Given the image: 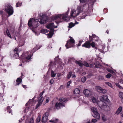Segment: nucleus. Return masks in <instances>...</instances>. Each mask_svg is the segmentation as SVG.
<instances>
[{
  "label": "nucleus",
  "instance_id": "obj_37",
  "mask_svg": "<svg viewBox=\"0 0 123 123\" xmlns=\"http://www.w3.org/2000/svg\"><path fill=\"white\" fill-rule=\"evenodd\" d=\"M41 120V117L40 116H38L36 119V122L38 123L40 122Z\"/></svg>",
  "mask_w": 123,
  "mask_h": 123
},
{
  "label": "nucleus",
  "instance_id": "obj_57",
  "mask_svg": "<svg viewBox=\"0 0 123 123\" xmlns=\"http://www.w3.org/2000/svg\"><path fill=\"white\" fill-rule=\"evenodd\" d=\"M107 71L111 73V71H112V70L110 69V68H107Z\"/></svg>",
  "mask_w": 123,
  "mask_h": 123
},
{
  "label": "nucleus",
  "instance_id": "obj_54",
  "mask_svg": "<svg viewBox=\"0 0 123 123\" xmlns=\"http://www.w3.org/2000/svg\"><path fill=\"white\" fill-rule=\"evenodd\" d=\"M74 13V12L73 11H71V12H70V16L71 17H73V14Z\"/></svg>",
  "mask_w": 123,
  "mask_h": 123
},
{
  "label": "nucleus",
  "instance_id": "obj_29",
  "mask_svg": "<svg viewBox=\"0 0 123 123\" xmlns=\"http://www.w3.org/2000/svg\"><path fill=\"white\" fill-rule=\"evenodd\" d=\"M74 25L75 24H74L72 22H71L69 24L68 27L69 28H71L73 27L74 26Z\"/></svg>",
  "mask_w": 123,
  "mask_h": 123
},
{
  "label": "nucleus",
  "instance_id": "obj_56",
  "mask_svg": "<svg viewBox=\"0 0 123 123\" xmlns=\"http://www.w3.org/2000/svg\"><path fill=\"white\" fill-rule=\"evenodd\" d=\"M54 82V80H51L49 81V83L51 84H52Z\"/></svg>",
  "mask_w": 123,
  "mask_h": 123
},
{
  "label": "nucleus",
  "instance_id": "obj_46",
  "mask_svg": "<svg viewBox=\"0 0 123 123\" xmlns=\"http://www.w3.org/2000/svg\"><path fill=\"white\" fill-rule=\"evenodd\" d=\"M59 56L57 55L56 56V57H55V58L54 59V62H57V60H60V59L59 58Z\"/></svg>",
  "mask_w": 123,
  "mask_h": 123
},
{
  "label": "nucleus",
  "instance_id": "obj_35",
  "mask_svg": "<svg viewBox=\"0 0 123 123\" xmlns=\"http://www.w3.org/2000/svg\"><path fill=\"white\" fill-rule=\"evenodd\" d=\"M54 73V71H53V70H52L51 71V76L52 77H55V75H56V74L55 73V74Z\"/></svg>",
  "mask_w": 123,
  "mask_h": 123
},
{
  "label": "nucleus",
  "instance_id": "obj_8",
  "mask_svg": "<svg viewBox=\"0 0 123 123\" xmlns=\"http://www.w3.org/2000/svg\"><path fill=\"white\" fill-rule=\"evenodd\" d=\"M49 114V112L48 111H47L43 115L41 120L42 123H46L47 122Z\"/></svg>",
  "mask_w": 123,
  "mask_h": 123
},
{
  "label": "nucleus",
  "instance_id": "obj_58",
  "mask_svg": "<svg viewBox=\"0 0 123 123\" xmlns=\"http://www.w3.org/2000/svg\"><path fill=\"white\" fill-rule=\"evenodd\" d=\"M63 88V86L62 85H61L59 87V90H61V89H62Z\"/></svg>",
  "mask_w": 123,
  "mask_h": 123
},
{
  "label": "nucleus",
  "instance_id": "obj_42",
  "mask_svg": "<svg viewBox=\"0 0 123 123\" xmlns=\"http://www.w3.org/2000/svg\"><path fill=\"white\" fill-rule=\"evenodd\" d=\"M29 123H34V119L32 117L30 118Z\"/></svg>",
  "mask_w": 123,
  "mask_h": 123
},
{
  "label": "nucleus",
  "instance_id": "obj_55",
  "mask_svg": "<svg viewBox=\"0 0 123 123\" xmlns=\"http://www.w3.org/2000/svg\"><path fill=\"white\" fill-rule=\"evenodd\" d=\"M102 119L104 121H105L106 120V119L105 118V117L104 116H103L102 117Z\"/></svg>",
  "mask_w": 123,
  "mask_h": 123
},
{
  "label": "nucleus",
  "instance_id": "obj_49",
  "mask_svg": "<svg viewBox=\"0 0 123 123\" xmlns=\"http://www.w3.org/2000/svg\"><path fill=\"white\" fill-rule=\"evenodd\" d=\"M94 63H92V64H91L90 65V66H89V67L90 66L91 68H95V66H94Z\"/></svg>",
  "mask_w": 123,
  "mask_h": 123
},
{
  "label": "nucleus",
  "instance_id": "obj_17",
  "mask_svg": "<svg viewBox=\"0 0 123 123\" xmlns=\"http://www.w3.org/2000/svg\"><path fill=\"white\" fill-rule=\"evenodd\" d=\"M122 110V107L121 106H119L116 111L115 114H119L121 111Z\"/></svg>",
  "mask_w": 123,
  "mask_h": 123
},
{
  "label": "nucleus",
  "instance_id": "obj_36",
  "mask_svg": "<svg viewBox=\"0 0 123 123\" xmlns=\"http://www.w3.org/2000/svg\"><path fill=\"white\" fill-rule=\"evenodd\" d=\"M94 64L95 65V67L96 68H98V66L99 65V64L98 62H96L95 63H94Z\"/></svg>",
  "mask_w": 123,
  "mask_h": 123
},
{
  "label": "nucleus",
  "instance_id": "obj_53",
  "mask_svg": "<svg viewBox=\"0 0 123 123\" xmlns=\"http://www.w3.org/2000/svg\"><path fill=\"white\" fill-rule=\"evenodd\" d=\"M44 91H43L39 95V96L40 97H41L43 95V93L44 92Z\"/></svg>",
  "mask_w": 123,
  "mask_h": 123
},
{
  "label": "nucleus",
  "instance_id": "obj_63",
  "mask_svg": "<svg viewBox=\"0 0 123 123\" xmlns=\"http://www.w3.org/2000/svg\"><path fill=\"white\" fill-rule=\"evenodd\" d=\"M75 22L74 23V24H75V25L76 24H79V23L78 22H77V21L75 20Z\"/></svg>",
  "mask_w": 123,
  "mask_h": 123
},
{
  "label": "nucleus",
  "instance_id": "obj_44",
  "mask_svg": "<svg viewBox=\"0 0 123 123\" xmlns=\"http://www.w3.org/2000/svg\"><path fill=\"white\" fill-rule=\"evenodd\" d=\"M22 3H17L16 4V6L17 7H18L21 6V5Z\"/></svg>",
  "mask_w": 123,
  "mask_h": 123
},
{
  "label": "nucleus",
  "instance_id": "obj_1",
  "mask_svg": "<svg viewBox=\"0 0 123 123\" xmlns=\"http://www.w3.org/2000/svg\"><path fill=\"white\" fill-rule=\"evenodd\" d=\"M47 18L44 14H42L38 19L31 18L28 21V25L30 27L36 28L38 26V21L40 24H45L47 21Z\"/></svg>",
  "mask_w": 123,
  "mask_h": 123
},
{
  "label": "nucleus",
  "instance_id": "obj_47",
  "mask_svg": "<svg viewBox=\"0 0 123 123\" xmlns=\"http://www.w3.org/2000/svg\"><path fill=\"white\" fill-rule=\"evenodd\" d=\"M97 121V120L95 119H93L92 120V123H96Z\"/></svg>",
  "mask_w": 123,
  "mask_h": 123
},
{
  "label": "nucleus",
  "instance_id": "obj_2",
  "mask_svg": "<svg viewBox=\"0 0 123 123\" xmlns=\"http://www.w3.org/2000/svg\"><path fill=\"white\" fill-rule=\"evenodd\" d=\"M80 1L81 5L77 7V10H78V12H77V15H78L82 11L85 13L88 9L89 4L86 2V0H80Z\"/></svg>",
  "mask_w": 123,
  "mask_h": 123
},
{
  "label": "nucleus",
  "instance_id": "obj_40",
  "mask_svg": "<svg viewBox=\"0 0 123 123\" xmlns=\"http://www.w3.org/2000/svg\"><path fill=\"white\" fill-rule=\"evenodd\" d=\"M72 82L71 80H70L68 81L67 83V88L69 87V86H70V84Z\"/></svg>",
  "mask_w": 123,
  "mask_h": 123
},
{
  "label": "nucleus",
  "instance_id": "obj_3",
  "mask_svg": "<svg viewBox=\"0 0 123 123\" xmlns=\"http://www.w3.org/2000/svg\"><path fill=\"white\" fill-rule=\"evenodd\" d=\"M67 15L64 14H60L54 16L53 18L54 19L57 20L55 21V22L57 24H59L60 23L62 22L63 20L67 21V18L69 19H70L69 18H68L67 16Z\"/></svg>",
  "mask_w": 123,
  "mask_h": 123
},
{
  "label": "nucleus",
  "instance_id": "obj_9",
  "mask_svg": "<svg viewBox=\"0 0 123 123\" xmlns=\"http://www.w3.org/2000/svg\"><path fill=\"white\" fill-rule=\"evenodd\" d=\"M46 27L48 29H49L50 31H53L54 30V29L53 28H56L57 27V26H55L54 25V23H51L48 25H47L46 26Z\"/></svg>",
  "mask_w": 123,
  "mask_h": 123
},
{
  "label": "nucleus",
  "instance_id": "obj_7",
  "mask_svg": "<svg viewBox=\"0 0 123 123\" xmlns=\"http://www.w3.org/2000/svg\"><path fill=\"white\" fill-rule=\"evenodd\" d=\"M91 109L93 113L92 115L93 117L97 119H99L100 118V115L98 112L97 109L94 107H92Z\"/></svg>",
  "mask_w": 123,
  "mask_h": 123
},
{
  "label": "nucleus",
  "instance_id": "obj_19",
  "mask_svg": "<svg viewBox=\"0 0 123 123\" xmlns=\"http://www.w3.org/2000/svg\"><path fill=\"white\" fill-rule=\"evenodd\" d=\"M54 31H50L49 32V33L48 34V38H51L53 35Z\"/></svg>",
  "mask_w": 123,
  "mask_h": 123
},
{
  "label": "nucleus",
  "instance_id": "obj_27",
  "mask_svg": "<svg viewBox=\"0 0 123 123\" xmlns=\"http://www.w3.org/2000/svg\"><path fill=\"white\" fill-rule=\"evenodd\" d=\"M75 63L77 64H78L79 65L80 67H82L84 65V64L82 63L76 61L75 62Z\"/></svg>",
  "mask_w": 123,
  "mask_h": 123
},
{
  "label": "nucleus",
  "instance_id": "obj_48",
  "mask_svg": "<svg viewBox=\"0 0 123 123\" xmlns=\"http://www.w3.org/2000/svg\"><path fill=\"white\" fill-rule=\"evenodd\" d=\"M104 13H106L108 12V10L107 8H105L103 10Z\"/></svg>",
  "mask_w": 123,
  "mask_h": 123
},
{
  "label": "nucleus",
  "instance_id": "obj_10",
  "mask_svg": "<svg viewBox=\"0 0 123 123\" xmlns=\"http://www.w3.org/2000/svg\"><path fill=\"white\" fill-rule=\"evenodd\" d=\"M100 98L101 101L100 102L106 103V102H108L109 101V100L108 99L107 96V95H102L100 97Z\"/></svg>",
  "mask_w": 123,
  "mask_h": 123
},
{
  "label": "nucleus",
  "instance_id": "obj_38",
  "mask_svg": "<svg viewBox=\"0 0 123 123\" xmlns=\"http://www.w3.org/2000/svg\"><path fill=\"white\" fill-rule=\"evenodd\" d=\"M84 65L87 67H89V65L86 62H85L84 63Z\"/></svg>",
  "mask_w": 123,
  "mask_h": 123
},
{
  "label": "nucleus",
  "instance_id": "obj_62",
  "mask_svg": "<svg viewBox=\"0 0 123 123\" xmlns=\"http://www.w3.org/2000/svg\"><path fill=\"white\" fill-rule=\"evenodd\" d=\"M96 0H90L91 1L92 3H94L95 1H96Z\"/></svg>",
  "mask_w": 123,
  "mask_h": 123
},
{
  "label": "nucleus",
  "instance_id": "obj_60",
  "mask_svg": "<svg viewBox=\"0 0 123 123\" xmlns=\"http://www.w3.org/2000/svg\"><path fill=\"white\" fill-rule=\"evenodd\" d=\"M22 42V43L21 44V43H20L19 44L21 46H22L24 44V43L23 42V41Z\"/></svg>",
  "mask_w": 123,
  "mask_h": 123
},
{
  "label": "nucleus",
  "instance_id": "obj_13",
  "mask_svg": "<svg viewBox=\"0 0 123 123\" xmlns=\"http://www.w3.org/2000/svg\"><path fill=\"white\" fill-rule=\"evenodd\" d=\"M22 79L20 77L18 78L16 80V82H14V84L15 86L19 85L22 82Z\"/></svg>",
  "mask_w": 123,
  "mask_h": 123
},
{
  "label": "nucleus",
  "instance_id": "obj_24",
  "mask_svg": "<svg viewBox=\"0 0 123 123\" xmlns=\"http://www.w3.org/2000/svg\"><path fill=\"white\" fill-rule=\"evenodd\" d=\"M60 101L62 103L66 102L67 101V99L63 98H61L59 99Z\"/></svg>",
  "mask_w": 123,
  "mask_h": 123
},
{
  "label": "nucleus",
  "instance_id": "obj_50",
  "mask_svg": "<svg viewBox=\"0 0 123 123\" xmlns=\"http://www.w3.org/2000/svg\"><path fill=\"white\" fill-rule=\"evenodd\" d=\"M49 100V98L48 97H46V99L45 101L46 103H48Z\"/></svg>",
  "mask_w": 123,
  "mask_h": 123
},
{
  "label": "nucleus",
  "instance_id": "obj_23",
  "mask_svg": "<svg viewBox=\"0 0 123 123\" xmlns=\"http://www.w3.org/2000/svg\"><path fill=\"white\" fill-rule=\"evenodd\" d=\"M83 93L85 96H87L89 95V90L88 89H86L84 91Z\"/></svg>",
  "mask_w": 123,
  "mask_h": 123
},
{
  "label": "nucleus",
  "instance_id": "obj_22",
  "mask_svg": "<svg viewBox=\"0 0 123 123\" xmlns=\"http://www.w3.org/2000/svg\"><path fill=\"white\" fill-rule=\"evenodd\" d=\"M61 61V60L60 59V60H57V62H51L49 64V66H51L52 65V64L53 63V65L54 66H55L56 65V63L55 62H60Z\"/></svg>",
  "mask_w": 123,
  "mask_h": 123
},
{
  "label": "nucleus",
  "instance_id": "obj_64",
  "mask_svg": "<svg viewBox=\"0 0 123 123\" xmlns=\"http://www.w3.org/2000/svg\"><path fill=\"white\" fill-rule=\"evenodd\" d=\"M22 120H22V118H21L20 119H19V123H21V122H22Z\"/></svg>",
  "mask_w": 123,
  "mask_h": 123
},
{
  "label": "nucleus",
  "instance_id": "obj_39",
  "mask_svg": "<svg viewBox=\"0 0 123 123\" xmlns=\"http://www.w3.org/2000/svg\"><path fill=\"white\" fill-rule=\"evenodd\" d=\"M111 76V74L109 73L105 75V77L107 78H109Z\"/></svg>",
  "mask_w": 123,
  "mask_h": 123
},
{
  "label": "nucleus",
  "instance_id": "obj_34",
  "mask_svg": "<svg viewBox=\"0 0 123 123\" xmlns=\"http://www.w3.org/2000/svg\"><path fill=\"white\" fill-rule=\"evenodd\" d=\"M119 96L121 99H123V92H120L119 93Z\"/></svg>",
  "mask_w": 123,
  "mask_h": 123
},
{
  "label": "nucleus",
  "instance_id": "obj_43",
  "mask_svg": "<svg viewBox=\"0 0 123 123\" xmlns=\"http://www.w3.org/2000/svg\"><path fill=\"white\" fill-rule=\"evenodd\" d=\"M116 85L120 89H123V88L118 83H116Z\"/></svg>",
  "mask_w": 123,
  "mask_h": 123
},
{
  "label": "nucleus",
  "instance_id": "obj_20",
  "mask_svg": "<svg viewBox=\"0 0 123 123\" xmlns=\"http://www.w3.org/2000/svg\"><path fill=\"white\" fill-rule=\"evenodd\" d=\"M90 46H91L92 47L96 49H97V47L96 46V44L95 42H92V43L90 42Z\"/></svg>",
  "mask_w": 123,
  "mask_h": 123
},
{
  "label": "nucleus",
  "instance_id": "obj_25",
  "mask_svg": "<svg viewBox=\"0 0 123 123\" xmlns=\"http://www.w3.org/2000/svg\"><path fill=\"white\" fill-rule=\"evenodd\" d=\"M6 34L7 36L8 37H10L11 38H12V37L10 33L9 30L8 29H6Z\"/></svg>",
  "mask_w": 123,
  "mask_h": 123
},
{
  "label": "nucleus",
  "instance_id": "obj_45",
  "mask_svg": "<svg viewBox=\"0 0 123 123\" xmlns=\"http://www.w3.org/2000/svg\"><path fill=\"white\" fill-rule=\"evenodd\" d=\"M42 104V103L41 102L40 103V102H38L37 104V105H36V108H38Z\"/></svg>",
  "mask_w": 123,
  "mask_h": 123
},
{
  "label": "nucleus",
  "instance_id": "obj_4",
  "mask_svg": "<svg viewBox=\"0 0 123 123\" xmlns=\"http://www.w3.org/2000/svg\"><path fill=\"white\" fill-rule=\"evenodd\" d=\"M98 105L101 109L105 111H108L110 110V107L106 103L103 102H99Z\"/></svg>",
  "mask_w": 123,
  "mask_h": 123
},
{
  "label": "nucleus",
  "instance_id": "obj_14",
  "mask_svg": "<svg viewBox=\"0 0 123 123\" xmlns=\"http://www.w3.org/2000/svg\"><path fill=\"white\" fill-rule=\"evenodd\" d=\"M61 106L63 107L64 106V105L63 104L60 103H57L55 104V107L57 109H59Z\"/></svg>",
  "mask_w": 123,
  "mask_h": 123
},
{
  "label": "nucleus",
  "instance_id": "obj_59",
  "mask_svg": "<svg viewBox=\"0 0 123 123\" xmlns=\"http://www.w3.org/2000/svg\"><path fill=\"white\" fill-rule=\"evenodd\" d=\"M0 81L1 82V84H2V85H3V86L4 87H5V86L4 85V83H3L2 81V80H0Z\"/></svg>",
  "mask_w": 123,
  "mask_h": 123
},
{
  "label": "nucleus",
  "instance_id": "obj_18",
  "mask_svg": "<svg viewBox=\"0 0 123 123\" xmlns=\"http://www.w3.org/2000/svg\"><path fill=\"white\" fill-rule=\"evenodd\" d=\"M11 108L10 106H8L7 107L6 110L7 112H8V113L9 114L11 113L12 115V111L11 109Z\"/></svg>",
  "mask_w": 123,
  "mask_h": 123
},
{
  "label": "nucleus",
  "instance_id": "obj_31",
  "mask_svg": "<svg viewBox=\"0 0 123 123\" xmlns=\"http://www.w3.org/2000/svg\"><path fill=\"white\" fill-rule=\"evenodd\" d=\"M92 102L94 103H98L97 100L94 97L92 98Z\"/></svg>",
  "mask_w": 123,
  "mask_h": 123
},
{
  "label": "nucleus",
  "instance_id": "obj_11",
  "mask_svg": "<svg viewBox=\"0 0 123 123\" xmlns=\"http://www.w3.org/2000/svg\"><path fill=\"white\" fill-rule=\"evenodd\" d=\"M91 42V40H89L86 41L84 44L82 45V47L88 49L90 48L91 47L90 45Z\"/></svg>",
  "mask_w": 123,
  "mask_h": 123
},
{
  "label": "nucleus",
  "instance_id": "obj_32",
  "mask_svg": "<svg viewBox=\"0 0 123 123\" xmlns=\"http://www.w3.org/2000/svg\"><path fill=\"white\" fill-rule=\"evenodd\" d=\"M48 31L47 30L44 29H43L41 31V32L43 34H45Z\"/></svg>",
  "mask_w": 123,
  "mask_h": 123
},
{
  "label": "nucleus",
  "instance_id": "obj_51",
  "mask_svg": "<svg viewBox=\"0 0 123 123\" xmlns=\"http://www.w3.org/2000/svg\"><path fill=\"white\" fill-rule=\"evenodd\" d=\"M43 100V97H42L41 98L39 99L38 102H40V103L41 102L42 103Z\"/></svg>",
  "mask_w": 123,
  "mask_h": 123
},
{
  "label": "nucleus",
  "instance_id": "obj_16",
  "mask_svg": "<svg viewBox=\"0 0 123 123\" xmlns=\"http://www.w3.org/2000/svg\"><path fill=\"white\" fill-rule=\"evenodd\" d=\"M33 55V54L31 55L30 54L28 55V56H27L26 57L25 61L26 62H28L29 61H28V60H29L31 59V57Z\"/></svg>",
  "mask_w": 123,
  "mask_h": 123
},
{
  "label": "nucleus",
  "instance_id": "obj_30",
  "mask_svg": "<svg viewBox=\"0 0 123 123\" xmlns=\"http://www.w3.org/2000/svg\"><path fill=\"white\" fill-rule=\"evenodd\" d=\"M40 48V47H38L37 46L36 47H34L32 50V52L33 53L34 52L37 50H38Z\"/></svg>",
  "mask_w": 123,
  "mask_h": 123
},
{
  "label": "nucleus",
  "instance_id": "obj_6",
  "mask_svg": "<svg viewBox=\"0 0 123 123\" xmlns=\"http://www.w3.org/2000/svg\"><path fill=\"white\" fill-rule=\"evenodd\" d=\"M5 10L9 16L12 15L13 13V8L10 4H7L5 6Z\"/></svg>",
  "mask_w": 123,
  "mask_h": 123
},
{
  "label": "nucleus",
  "instance_id": "obj_12",
  "mask_svg": "<svg viewBox=\"0 0 123 123\" xmlns=\"http://www.w3.org/2000/svg\"><path fill=\"white\" fill-rule=\"evenodd\" d=\"M96 89L98 92L103 93H106V92L105 90L103 89L102 88L99 86H96Z\"/></svg>",
  "mask_w": 123,
  "mask_h": 123
},
{
  "label": "nucleus",
  "instance_id": "obj_41",
  "mask_svg": "<svg viewBox=\"0 0 123 123\" xmlns=\"http://www.w3.org/2000/svg\"><path fill=\"white\" fill-rule=\"evenodd\" d=\"M86 80V77H83L81 79V81L83 82H84Z\"/></svg>",
  "mask_w": 123,
  "mask_h": 123
},
{
  "label": "nucleus",
  "instance_id": "obj_33",
  "mask_svg": "<svg viewBox=\"0 0 123 123\" xmlns=\"http://www.w3.org/2000/svg\"><path fill=\"white\" fill-rule=\"evenodd\" d=\"M72 73L71 71L69 72L68 74H67V78L69 79L71 77L72 74Z\"/></svg>",
  "mask_w": 123,
  "mask_h": 123
},
{
  "label": "nucleus",
  "instance_id": "obj_61",
  "mask_svg": "<svg viewBox=\"0 0 123 123\" xmlns=\"http://www.w3.org/2000/svg\"><path fill=\"white\" fill-rule=\"evenodd\" d=\"M72 78H75L76 77V76L74 74H73L72 75Z\"/></svg>",
  "mask_w": 123,
  "mask_h": 123
},
{
  "label": "nucleus",
  "instance_id": "obj_21",
  "mask_svg": "<svg viewBox=\"0 0 123 123\" xmlns=\"http://www.w3.org/2000/svg\"><path fill=\"white\" fill-rule=\"evenodd\" d=\"M96 37V36L95 34H93L92 36L89 35V40H91V41L93 40V39Z\"/></svg>",
  "mask_w": 123,
  "mask_h": 123
},
{
  "label": "nucleus",
  "instance_id": "obj_52",
  "mask_svg": "<svg viewBox=\"0 0 123 123\" xmlns=\"http://www.w3.org/2000/svg\"><path fill=\"white\" fill-rule=\"evenodd\" d=\"M82 41H79V43L78 44V45H77V46L78 47L80 46L81 45V44L82 43Z\"/></svg>",
  "mask_w": 123,
  "mask_h": 123
},
{
  "label": "nucleus",
  "instance_id": "obj_5",
  "mask_svg": "<svg viewBox=\"0 0 123 123\" xmlns=\"http://www.w3.org/2000/svg\"><path fill=\"white\" fill-rule=\"evenodd\" d=\"M69 37L70 39L69 40L67 41V43L65 45V46L67 49L74 46L75 40L71 36H70Z\"/></svg>",
  "mask_w": 123,
  "mask_h": 123
},
{
  "label": "nucleus",
  "instance_id": "obj_28",
  "mask_svg": "<svg viewBox=\"0 0 123 123\" xmlns=\"http://www.w3.org/2000/svg\"><path fill=\"white\" fill-rule=\"evenodd\" d=\"M58 120L57 119L55 118H53L51 120H49V122L54 123H55L57 122Z\"/></svg>",
  "mask_w": 123,
  "mask_h": 123
},
{
  "label": "nucleus",
  "instance_id": "obj_15",
  "mask_svg": "<svg viewBox=\"0 0 123 123\" xmlns=\"http://www.w3.org/2000/svg\"><path fill=\"white\" fill-rule=\"evenodd\" d=\"M14 52V55L16 57V58L18 57L19 55L18 54V49L17 48H15L13 50Z\"/></svg>",
  "mask_w": 123,
  "mask_h": 123
},
{
  "label": "nucleus",
  "instance_id": "obj_26",
  "mask_svg": "<svg viewBox=\"0 0 123 123\" xmlns=\"http://www.w3.org/2000/svg\"><path fill=\"white\" fill-rule=\"evenodd\" d=\"M80 91L79 89L76 88L75 89L74 93L75 94H78L79 93Z\"/></svg>",
  "mask_w": 123,
  "mask_h": 123
}]
</instances>
